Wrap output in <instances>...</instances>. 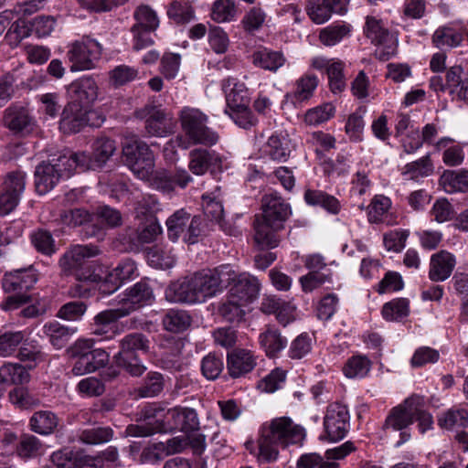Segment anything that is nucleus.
I'll use <instances>...</instances> for the list:
<instances>
[{
  "label": "nucleus",
  "instance_id": "f257e3e1",
  "mask_svg": "<svg viewBox=\"0 0 468 468\" xmlns=\"http://www.w3.org/2000/svg\"><path fill=\"white\" fill-rule=\"evenodd\" d=\"M229 265H221L214 270L197 272L173 282L166 290V297L172 302L202 303L220 292L226 280L229 278Z\"/></svg>",
  "mask_w": 468,
  "mask_h": 468
},
{
  "label": "nucleus",
  "instance_id": "f03ea898",
  "mask_svg": "<svg viewBox=\"0 0 468 468\" xmlns=\"http://www.w3.org/2000/svg\"><path fill=\"white\" fill-rule=\"evenodd\" d=\"M261 209L253 223L254 240L261 249L276 248L280 242L277 232L284 228L292 213L291 207L277 193H271L262 197Z\"/></svg>",
  "mask_w": 468,
  "mask_h": 468
},
{
  "label": "nucleus",
  "instance_id": "7ed1b4c3",
  "mask_svg": "<svg viewBox=\"0 0 468 468\" xmlns=\"http://www.w3.org/2000/svg\"><path fill=\"white\" fill-rule=\"evenodd\" d=\"M305 438L304 429L295 424L289 417L274 418L262 424L258 439L259 459L267 463L275 461L279 446L302 442Z\"/></svg>",
  "mask_w": 468,
  "mask_h": 468
},
{
  "label": "nucleus",
  "instance_id": "20e7f679",
  "mask_svg": "<svg viewBox=\"0 0 468 468\" xmlns=\"http://www.w3.org/2000/svg\"><path fill=\"white\" fill-rule=\"evenodd\" d=\"M178 116L183 132L194 144L211 146L218 143L219 136L207 126L208 117L201 110L186 106Z\"/></svg>",
  "mask_w": 468,
  "mask_h": 468
},
{
  "label": "nucleus",
  "instance_id": "39448f33",
  "mask_svg": "<svg viewBox=\"0 0 468 468\" xmlns=\"http://www.w3.org/2000/svg\"><path fill=\"white\" fill-rule=\"evenodd\" d=\"M149 340L142 333H131L120 341V350L114 356L118 367H122L133 377H140L146 371V367L140 361L137 352H148Z\"/></svg>",
  "mask_w": 468,
  "mask_h": 468
},
{
  "label": "nucleus",
  "instance_id": "423d86ee",
  "mask_svg": "<svg viewBox=\"0 0 468 468\" xmlns=\"http://www.w3.org/2000/svg\"><path fill=\"white\" fill-rule=\"evenodd\" d=\"M122 154L125 165L140 179H149L154 172V154L148 144L143 141H133L127 144Z\"/></svg>",
  "mask_w": 468,
  "mask_h": 468
},
{
  "label": "nucleus",
  "instance_id": "0eeeda50",
  "mask_svg": "<svg viewBox=\"0 0 468 468\" xmlns=\"http://www.w3.org/2000/svg\"><path fill=\"white\" fill-rule=\"evenodd\" d=\"M102 53L101 45L89 37H82L74 41L67 52L69 61L71 63V71L91 69L101 58Z\"/></svg>",
  "mask_w": 468,
  "mask_h": 468
},
{
  "label": "nucleus",
  "instance_id": "6e6552de",
  "mask_svg": "<svg viewBox=\"0 0 468 468\" xmlns=\"http://www.w3.org/2000/svg\"><path fill=\"white\" fill-rule=\"evenodd\" d=\"M164 408L157 404L144 406L136 413V424L126 428V434L131 437H148L155 433H164Z\"/></svg>",
  "mask_w": 468,
  "mask_h": 468
},
{
  "label": "nucleus",
  "instance_id": "1a4fd4ad",
  "mask_svg": "<svg viewBox=\"0 0 468 468\" xmlns=\"http://www.w3.org/2000/svg\"><path fill=\"white\" fill-rule=\"evenodd\" d=\"M100 254V250L94 245H76L68 250L59 260V265L65 271L74 272L76 280L99 281L100 276L90 271H83L82 267L87 259Z\"/></svg>",
  "mask_w": 468,
  "mask_h": 468
},
{
  "label": "nucleus",
  "instance_id": "9d476101",
  "mask_svg": "<svg viewBox=\"0 0 468 468\" xmlns=\"http://www.w3.org/2000/svg\"><path fill=\"white\" fill-rule=\"evenodd\" d=\"M134 116L144 120V129L148 135L166 137L175 132L173 118L161 109L160 105L147 103L134 112Z\"/></svg>",
  "mask_w": 468,
  "mask_h": 468
},
{
  "label": "nucleus",
  "instance_id": "9b49d317",
  "mask_svg": "<svg viewBox=\"0 0 468 468\" xmlns=\"http://www.w3.org/2000/svg\"><path fill=\"white\" fill-rule=\"evenodd\" d=\"M229 279L225 281V286H230L229 294L232 299L248 304L259 294L260 283L257 278L249 273H238L230 265Z\"/></svg>",
  "mask_w": 468,
  "mask_h": 468
},
{
  "label": "nucleus",
  "instance_id": "f8f14e48",
  "mask_svg": "<svg viewBox=\"0 0 468 468\" xmlns=\"http://www.w3.org/2000/svg\"><path fill=\"white\" fill-rule=\"evenodd\" d=\"M349 419L346 406L337 402L330 404L324 418L326 438L331 441L342 440L348 431Z\"/></svg>",
  "mask_w": 468,
  "mask_h": 468
},
{
  "label": "nucleus",
  "instance_id": "ddd939ff",
  "mask_svg": "<svg viewBox=\"0 0 468 468\" xmlns=\"http://www.w3.org/2000/svg\"><path fill=\"white\" fill-rule=\"evenodd\" d=\"M129 314V309H121L120 307L99 313L94 317L91 334L98 336L100 341L112 339L122 332L116 322Z\"/></svg>",
  "mask_w": 468,
  "mask_h": 468
},
{
  "label": "nucleus",
  "instance_id": "4468645a",
  "mask_svg": "<svg viewBox=\"0 0 468 468\" xmlns=\"http://www.w3.org/2000/svg\"><path fill=\"white\" fill-rule=\"evenodd\" d=\"M3 123L5 127L16 134L29 133L35 127V120L29 110L17 104H12L5 110Z\"/></svg>",
  "mask_w": 468,
  "mask_h": 468
},
{
  "label": "nucleus",
  "instance_id": "2eb2a0df",
  "mask_svg": "<svg viewBox=\"0 0 468 468\" xmlns=\"http://www.w3.org/2000/svg\"><path fill=\"white\" fill-rule=\"evenodd\" d=\"M420 402V396H411L402 404L394 407L385 420L384 428L400 431L413 423L414 413L417 411L416 407Z\"/></svg>",
  "mask_w": 468,
  "mask_h": 468
},
{
  "label": "nucleus",
  "instance_id": "dca6fc26",
  "mask_svg": "<svg viewBox=\"0 0 468 468\" xmlns=\"http://www.w3.org/2000/svg\"><path fill=\"white\" fill-rule=\"evenodd\" d=\"M221 156L213 150L196 148L189 152L188 169L196 176H203L221 166Z\"/></svg>",
  "mask_w": 468,
  "mask_h": 468
},
{
  "label": "nucleus",
  "instance_id": "f3484780",
  "mask_svg": "<svg viewBox=\"0 0 468 468\" xmlns=\"http://www.w3.org/2000/svg\"><path fill=\"white\" fill-rule=\"evenodd\" d=\"M85 107L78 102H69L63 108L58 129L64 134H71L80 133L87 126L85 121Z\"/></svg>",
  "mask_w": 468,
  "mask_h": 468
},
{
  "label": "nucleus",
  "instance_id": "a211bd4d",
  "mask_svg": "<svg viewBox=\"0 0 468 468\" xmlns=\"http://www.w3.org/2000/svg\"><path fill=\"white\" fill-rule=\"evenodd\" d=\"M154 300L153 288L148 279H142L126 291L125 297L122 300L121 309H129L130 314L140 307L149 304Z\"/></svg>",
  "mask_w": 468,
  "mask_h": 468
},
{
  "label": "nucleus",
  "instance_id": "6ab92c4d",
  "mask_svg": "<svg viewBox=\"0 0 468 468\" xmlns=\"http://www.w3.org/2000/svg\"><path fill=\"white\" fill-rule=\"evenodd\" d=\"M256 365L255 356L247 349H235L228 354L227 369L233 378H241L251 372Z\"/></svg>",
  "mask_w": 468,
  "mask_h": 468
},
{
  "label": "nucleus",
  "instance_id": "aec40b11",
  "mask_svg": "<svg viewBox=\"0 0 468 468\" xmlns=\"http://www.w3.org/2000/svg\"><path fill=\"white\" fill-rule=\"evenodd\" d=\"M69 92L72 101L84 107H90L98 97V86L91 77H82L69 86Z\"/></svg>",
  "mask_w": 468,
  "mask_h": 468
},
{
  "label": "nucleus",
  "instance_id": "412c9836",
  "mask_svg": "<svg viewBox=\"0 0 468 468\" xmlns=\"http://www.w3.org/2000/svg\"><path fill=\"white\" fill-rule=\"evenodd\" d=\"M456 265L455 257L447 250H440L431 255L430 261L429 278L438 282L447 280Z\"/></svg>",
  "mask_w": 468,
  "mask_h": 468
},
{
  "label": "nucleus",
  "instance_id": "4be33fe9",
  "mask_svg": "<svg viewBox=\"0 0 468 468\" xmlns=\"http://www.w3.org/2000/svg\"><path fill=\"white\" fill-rule=\"evenodd\" d=\"M222 89L224 90L228 109H244L249 105L250 98L248 89L245 84L239 82L235 78H229L223 81Z\"/></svg>",
  "mask_w": 468,
  "mask_h": 468
},
{
  "label": "nucleus",
  "instance_id": "5701e85b",
  "mask_svg": "<svg viewBox=\"0 0 468 468\" xmlns=\"http://www.w3.org/2000/svg\"><path fill=\"white\" fill-rule=\"evenodd\" d=\"M37 278L33 268L20 269L5 274L3 287L6 292L27 291L34 286Z\"/></svg>",
  "mask_w": 468,
  "mask_h": 468
},
{
  "label": "nucleus",
  "instance_id": "b1692460",
  "mask_svg": "<svg viewBox=\"0 0 468 468\" xmlns=\"http://www.w3.org/2000/svg\"><path fill=\"white\" fill-rule=\"evenodd\" d=\"M60 174L50 162H42L35 170V186L38 194L44 195L49 192L58 184Z\"/></svg>",
  "mask_w": 468,
  "mask_h": 468
},
{
  "label": "nucleus",
  "instance_id": "393cba45",
  "mask_svg": "<svg viewBox=\"0 0 468 468\" xmlns=\"http://www.w3.org/2000/svg\"><path fill=\"white\" fill-rule=\"evenodd\" d=\"M58 416L50 410H37L29 418L28 426L32 432L41 436H49L58 426Z\"/></svg>",
  "mask_w": 468,
  "mask_h": 468
},
{
  "label": "nucleus",
  "instance_id": "a878e982",
  "mask_svg": "<svg viewBox=\"0 0 468 468\" xmlns=\"http://www.w3.org/2000/svg\"><path fill=\"white\" fill-rule=\"evenodd\" d=\"M203 211L205 216L209 218L211 221H215L219 224L220 228L229 235L236 236L238 234V229L234 227L229 226L226 227V222L224 221V208L222 205V201L218 199L216 197H211L209 195L203 196Z\"/></svg>",
  "mask_w": 468,
  "mask_h": 468
},
{
  "label": "nucleus",
  "instance_id": "bb28decb",
  "mask_svg": "<svg viewBox=\"0 0 468 468\" xmlns=\"http://www.w3.org/2000/svg\"><path fill=\"white\" fill-rule=\"evenodd\" d=\"M252 64L265 70L276 71L286 61L282 52L261 48L251 55Z\"/></svg>",
  "mask_w": 468,
  "mask_h": 468
},
{
  "label": "nucleus",
  "instance_id": "cd10ccee",
  "mask_svg": "<svg viewBox=\"0 0 468 468\" xmlns=\"http://www.w3.org/2000/svg\"><path fill=\"white\" fill-rule=\"evenodd\" d=\"M44 334L48 337L51 345L61 349L69 342L71 336L76 332L75 328L60 324L57 321L48 323L43 327Z\"/></svg>",
  "mask_w": 468,
  "mask_h": 468
},
{
  "label": "nucleus",
  "instance_id": "c85d7f7f",
  "mask_svg": "<svg viewBox=\"0 0 468 468\" xmlns=\"http://www.w3.org/2000/svg\"><path fill=\"white\" fill-rule=\"evenodd\" d=\"M440 185L447 193L468 191L467 170H445L440 177Z\"/></svg>",
  "mask_w": 468,
  "mask_h": 468
},
{
  "label": "nucleus",
  "instance_id": "c756f323",
  "mask_svg": "<svg viewBox=\"0 0 468 468\" xmlns=\"http://www.w3.org/2000/svg\"><path fill=\"white\" fill-rule=\"evenodd\" d=\"M304 200L308 205L321 207L332 214H337L340 210L339 201L334 196L322 190L306 189Z\"/></svg>",
  "mask_w": 468,
  "mask_h": 468
},
{
  "label": "nucleus",
  "instance_id": "7c9ffc66",
  "mask_svg": "<svg viewBox=\"0 0 468 468\" xmlns=\"http://www.w3.org/2000/svg\"><path fill=\"white\" fill-rule=\"evenodd\" d=\"M434 166L431 155L426 154L421 158L408 163L402 168V176L407 179L418 181L420 178L430 176L433 174Z\"/></svg>",
  "mask_w": 468,
  "mask_h": 468
},
{
  "label": "nucleus",
  "instance_id": "2f4dec72",
  "mask_svg": "<svg viewBox=\"0 0 468 468\" xmlns=\"http://www.w3.org/2000/svg\"><path fill=\"white\" fill-rule=\"evenodd\" d=\"M115 151L116 144L113 140L107 137L96 139L92 146L90 165L92 167L103 166Z\"/></svg>",
  "mask_w": 468,
  "mask_h": 468
},
{
  "label": "nucleus",
  "instance_id": "473e14b6",
  "mask_svg": "<svg viewBox=\"0 0 468 468\" xmlns=\"http://www.w3.org/2000/svg\"><path fill=\"white\" fill-rule=\"evenodd\" d=\"M44 450L43 442L35 435L24 433L16 444V452L24 460L37 458Z\"/></svg>",
  "mask_w": 468,
  "mask_h": 468
},
{
  "label": "nucleus",
  "instance_id": "72a5a7b5",
  "mask_svg": "<svg viewBox=\"0 0 468 468\" xmlns=\"http://www.w3.org/2000/svg\"><path fill=\"white\" fill-rule=\"evenodd\" d=\"M164 387L165 379L163 375L159 372L151 371L135 389V395L139 398H154L163 391Z\"/></svg>",
  "mask_w": 468,
  "mask_h": 468
},
{
  "label": "nucleus",
  "instance_id": "f704fd0d",
  "mask_svg": "<svg viewBox=\"0 0 468 468\" xmlns=\"http://www.w3.org/2000/svg\"><path fill=\"white\" fill-rule=\"evenodd\" d=\"M259 341L268 356H276L285 347L287 343L281 333L273 327H268L262 332L259 336Z\"/></svg>",
  "mask_w": 468,
  "mask_h": 468
},
{
  "label": "nucleus",
  "instance_id": "c9c22d12",
  "mask_svg": "<svg viewBox=\"0 0 468 468\" xmlns=\"http://www.w3.org/2000/svg\"><path fill=\"white\" fill-rule=\"evenodd\" d=\"M244 305L246 304L228 295L226 300L218 303L217 313L227 322L239 323L245 315Z\"/></svg>",
  "mask_w": 468,
  "mask_h": 468
},
{
  "label": "nucleus",
  "instance_id": "e433bc0d",
  "mask_svg": "<svg viewBox=\"0 0 468 468\" xmlns=\"http://www.w3.org/2000/svg\"><path fill=\"white\" fill-rule=\"evenodd\" d=\"M87 156L84 153L62 154L51 163L62 176H70L78 166H84Z\"/></svg>",
  "mask_w": 468,
  "mask_h": 468
},
{
  "label": "nucleus",
  "instance_id": "4c0bfd02",
  "mask_svg": "<svg viewBox=\"0 0 468 468\" xmlns=\"http://www.w3.org/2000/svg\"><path fill=\"white\" fill-rule=\"evenodd\" d=\"M190 213L181 208L172 214L166 220L167 234L172 241H177L181 235L186 234L188 228Z\"/></svg>",
  "mask_w": 468,
  "mask_h": 468
},
{
  "label": "nucleus",
  "instance_id": "58836bf2",
  "mask_svg": "<svg viewBox=\"0 0 468 468\" xmlns=\"http://www.w3.org/2000/svg\"><path fill=\"white\" fill-rule=\"evenodd\" d=\"M264 151L272 160L285 162L291 153L289 140L284 135L273 134L269 137Z\"/></svg>",
  "mask_w": 468,
  "mask_h": 468
},
{
  "label": "nucleus",
  "instance_id": "ea45409f",
  "mask_svg": "<svg viewBox=\"0 0 468 468\" xmlns=\"http://www.w3.org/2000/svg\"><path fill=\"white\" fill-rule=\"evenodd\" d=\"M163 324L169 332L180 333L190 326L191 317L186 311L171 309L165 314Z\"/></svg>",
  "mask_w": 468,
  "mask_h": 468
},
{
  "label": "nucleus",
  "instance_id": "a19ab883",
  "mask_svg": "<svg viewBox=\"0 0 468 468\" xmlns=\"http://www.w3.org/2000/svg\"><path fill=\"white\" fill-rule=\"evenodd\" d=\"M364 30L367 37L375 45H383L390 38L388 29L380 19L374 16H367Z\"/></svg>",
  "mask_w": 468,
  "mask_h": 468
},
{
  "label": "nucleus",
  "instance_id": "79ce46f5",
  "mask_svg": "<svg viewBox=\"0 0 468 468\" xmlns=\"http://www.w3.org/2000/svg\"><path fill=\"white\" fill-rule=\"evenodd\" d=\"M133 18L135 23L133 27H134L155 31L160 25L156 12L146 5H141L135 9Z\"/></svg>",
  "mask_w": 468,
  "mask_h": 468
},
{
  "label": "nucleus",
  "instance_id": "37998d69",
  "mask_svg": "<svg viewBox=\"0 0 468 468\" xmlns=\"http://www.w3.org/2000/svg\"><path fill=\"white\" fill-rule=\"evenodd\" d=\"M318 85V79L314 74H305L295 82V90L292 97L293 101H303L309 100Z\"/></svg>",
  "mask_w": 468,
  "mask_h": 468
},
{
  "label": "nucleus",
  "instance_id": "c03bdc74",
  "mask_svg": "<svg viewBox=\"0 0 468 468\" xmlns=\"http://www.w3.org/2000/svg\"><path fill=\"white\" fill-rule=\"evenodd\" d=\"M113 437V431L110 427H92L81 431L78 439L89 445L101 444L110 441Z\"/></svg>",
  "mask_w": 468,
  "mask_h": 468
},
{
  "label": "nucleus",
  "instance_id": "a18cd8bd",
  "mask_svg": "<svg viewBox=\"0 0 468 468\" xmlns=\"http://www.w3.org/2000/svg\"><path fill=\"white\" fill-rule=\"evenodd\" d=\"M208 232V226L205 218L200 215H196L189 218L188 228L183 236L185 242L188 244H196L205 237Z\"/></svg>",
  "mask_w": 468,
  "mask_h": 468
},
{
  "label": "nucleus",
  "instance_id": "49530a36",
  "mask_svg": "<svg viewBox=\"0 0 468 468\" xmlns=\"http://www.w3.org/2000/svg\"><path fill=\"white\" fill-rule=\"evenodd\" d=\"M463 41V35L452 27H439L432 36L433 44L442 48L444 47L454 48Z\"/></svg>",
  "mask_w": 468,
  "mask_h": 468
},
{
  "label": "nucleus",
  "instance_id": "de8ad7c7",
  "mask_svg": "<svg viewBox=\"0 0 468 468\" xmlns=\"http://www.w3.org/2000/svg\"><path fill=\"white\" fill-rule=\"evenodd\" d=\"M410 303L406 298H397L386 303L382 315L387 321H395L406 317L410 313Z\"/></svg>",
  "mask_w": 468,
  "mask_h": 468
},
{
  "label": "nucleus",
  "instance_id": "09e8293b",
  "mask_svg": "<svg viewBox=\"0 0 468 468\" xmlns=\"http://www.w3.org/2000/svg\"><path fill=\"white\" fill-rule=\"evenodd\" d=\"M344 63L339 59L331 62L327 69L330 90L334 93L342 92L346 86L344 75Z\"/></svg>",
  "mask_w": 468,
  "mask_h": 468
},
{
  "label": "nucleus",
  "instance_id": "8fccbe9b",
  "mask_svg": "<svg viewBox=\"0 0 468 468\" xmlns=\"http://www.w3.org/2000/svg\"><path fill=\"white\" fill-rule=\"evenodd\" d=\"M161 211V204L158 199L153 196H146L138 201L135 207L137 218L145 221L156 220L155 215Z\"/></svg>",
  "mask_w": 468,
  "mask_h": 468
},
{
  "label": "nucleus",
  "instance_id": "3c124183",
  "mask_svg": "<svg viewBox=\"0 0 468 468\" xmlns=\"http://www.w3.org/2000/svg\"><path fill=\"white\" fill-rule=\"evenodd\" d=\"M305 9L311 20L315 24L328 21L334 13L325 0H308Z\"/></svg>",
  "mask_w": 468,
  "mask_h": 468
},
{
  "label": "nucleus",
  "instance_id": "603ef678",
  "mask_svg": "<svg viewBox=\"0 0 468 468\" xmlns=\"http://www.w3.org/2000/svg\"><path fill=\"white\" fill-rule=\"evenodd\" d=\"M167 16L176 24H186L194 18V9L188 2H172L167 9Z\"/></svg>",
  "mask_w": 468,
  "mask_h": 468
},
{
  "label": "nucleus",
  "instance_id": "864d4df0",
  "mask_svg": "<svg viewBox=\"0 0 468 468\" xmlns=\"http://www.w3.org/2000/svg\"><path fill=\"white\" fill-rule=\"evenodd\" d=\"M391 207V201L383 195H377L371 200L368 207L367 218L371 223H379L383 221L384 216Z\"/></svg>",
  "mask_w": 468,
  "mask_h": 468
},
{
  "label": "nucleus",
  "instance_id": "5fc2aeb1",
  "mask_svg": "<svg viewBox=\"0 0 468 468\" xmlns=\"http://www.w3.org/2000/svg\"><path fill=\"white\" fill-rule=\"evenodd\" d=\"M235 4L232 0H216L211 8V19L217 23H224L234 18Z\"/></svg>",
  "mask_w": 468,
  "mask_h": 468
},
{
  "label": "nucleus",
  "instance_id": "6e6d98bb",
  "mask_svg": "<svg viewBox=\"0 0 468 468\" xmlns=\"http://www.w3.org/2000/svg\"><path fill=\"white\" fill-rule=\"evenodd\" d=\"M90 213L83 208H70L62 210L57 220L68 227L76 228L90 221Z\"/></svg>",
  "mask_w": 468,
  "mask_h": 468
},
{
  "label": "nucleus",
  "instance_id": "4d7b16f0",
  "mask_svg": "<svg viewBox=\"0 0 468 468\" xmlns=\"http://www.w3.org/2000/svg\"><path fill=\"white\" fill-rule=\"evenodd\" d=\"M26 186V174L22 171H12L6 174L3 182V190L16 195L20 199Z\"/></svg>",
  "mask_w": 468,
  "mask_h": 468
},
{
  "label": "nucleus",
  "instance_id": "13d9d810",
  "mask_svg": "<svg viewBox=\"0 0 468 468\" xmlns=\"http://www.w3.org/2000/svg\"><path fill=\"white\" fill-rule=\"evenodd\" d=\"M349 32L350 27L347 25H333L321 30L319 39L325 46H334Z\"/></svg>",
  "mask_w": 468,
  "mask_h": 468
},
{
  "label": "nucleus",
  "instance_id": "bf43d9fd",
  "mask_svg": "<svg viewBox=\"0 0 468 468\" xmlns=\"http://www.w3.org/2000/svg\"><path fill=\"white\" fill-rule=\"evenodd\" d=\"M6 385H23L29 381L30 375L26 367L17 363H5Z\"/></svg>",
  "mask_w": 468,
  "mask_h": 468
},
{
  "label": "nucleus",
  "instance_id": "052dcab7",
  "mask_svg": "<svg viewBox=\"0 0 468 468\" xmlns=\"http://www.w3.org/2000/svg\"><path fill=\"white\" fill-rule=\"evenodd\" d=\"M370 369V361L362 356H356L347 360L343 368L344 374L350 378L364 377Z\"/></svg>",
  "mask_w": 468,
  "mask_h": 468
},
{
  "label": "nucleus",
  "instance_id": "680f3d73",
  "mask_svg": "<svg viewBox=\"0 0 468 468\" xmlns=\"http://www.w3.org/2000/svg\"><path fill=\"white\" fill-rule=\"evenodd\" d=\"M334 114L335 106L331 103H325L307 111L304 115V122L308 125H318L327 122Z\"/></svg>",
  "mask_w": 468,
  "mask_h": 468
},
{
  "label": "nucleus",
  "instance_id": "e2e57ef3",
  "mask_svg": "<svg viewBox=\"0 0 468 468\" xmlns=\"http://www.w3.org/2000/svg\"><path fill=\"white\" fill-rule=\"evenodd\" d=\"M31 241L36 250L45 255L55 252V240L48 230L38 229L31 235Z\"/></svg>",
  "mask_w": 468,
  "mask_h": 468
},
{
  "label": "nucleus",
  "instance_id": "0e129e2a",
  "mask_svg": "<svg viewBox=\"0 0 468 468\" xmlns=\"http://www.w3.org/2000/svg\"><path fill=\"white\" fill-rule=\"evenodd\" d=\"M23 339L24 334L20 331L0 335V356L6 357L13 355Z\"/></svg>",
  "mask_w": 468,
  "mask_h": 468
},
{
  "label": "nucleus",
  "instance_id": "69168bd1",
  "mask_svg": "<svg viewBox=\"0 0 468 468\" xmlns=\"http://www.w3.org/2000/svg\"><path fill=\"white\" fill-rule=\"evenodd\" d=\"M110 273L121 285L124 282L134 279L138 276L136 263L130 259L120 262L112 271H110Z\"/></svg>",
  "mask_w": 468,
  "mask_h": 468
},
{
  "label": "nucleus",
  "instance_id": "338daca9",
  "mask_svg": "<svg viewBox=\"0 0 468 468\" xmlns=\"http://www.w3.org/2000/svg\"><path fill=\"white\" fill-rule=\"evenodd\" d=\"M439 358L440 353L438 350L430 346H421L415 350L410 359V365L413 367H420L430 363H436Z\"/></svg>",
  "mask_w": 468,
  "mask_h": 468
},
{
  "label": "nucleus",
  "instance_id": "774afa93",
  "mask_svg": "<svg viewBox=\"0 0 468 468\" xmlns=\"http://www.w3.org/2000/svg\"><path fill=\"white\" fill-rule=\"evenodd\" d=\"M77 454L78 451L64 447L52 452L50 462L57 468H73Z\"/></svg>",
  "mask_w": 468,
  "mask_h": 468
}]
</instances>
